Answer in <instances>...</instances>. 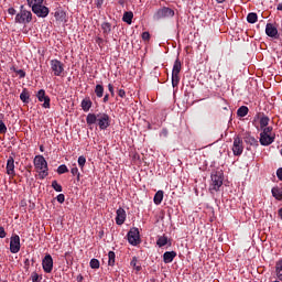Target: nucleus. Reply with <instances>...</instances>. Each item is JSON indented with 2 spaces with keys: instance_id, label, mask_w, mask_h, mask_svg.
<instances>
[{
  "instance_id": "obj_1",
  "label": "nucleus",
  "mask_w": 282,
  "mask_h": 282,
  "mask_svg": "<svg viewBox=\"0 0 282 282\" xmlns=\"http://www.w3.org/2000/svg\"><path fill=\"white\" fill-rule=\"evenodd\" d=\"M86 122L89 127L91 124H98L99 129L101 131H105V129H109L111 127V117H109L106 112H98L96 113H88L86 117Z\"/></svg>"
},
{
  "instance_id": "obj_2",
  "label": "nucleus",
  "mask_w": 282,
  "mask_h": 282,
  "mask_svg": "<svg viewBox=\"0 0 282 282\" xmlns=\"http://www.w3.org/2000/svg\"><path fill=\"white\" fill-rule=\"evenodd\" d=\"M35 172L39 174V180H45L50 175V167L44 155H36L33 161Z\"/></svg>"
},
{
  "instance_id": "obj_3",
  "label": "nucleus",
  "mask_w": 282,
  "mask_h": 282,
  "mask_svg": "<svg viewBox=\"0 0 282 282\" xmlns=\"http://www.w3.org/2000/svg\"><path fill=\"white\" fill-rule=\"evenodd\" d=\"M175 11L169 7H162L158 9L153 14V21H162V19H173Z\"/></svg>"
},
{
  "instance_id": "obj_4",
  "label": "nucleus",
  "mask_w": 282,
  "mask_h": 282,
  "mask_svg": "<svg viewBox=\"0 0 282 282\" xmlns=\"http://www.w3.org/2000/svg\"><path fill=\"white\" fill-rule=\"evenodd\" d=\"M32 22V12L23 9L21 7V10L19 13L15 15V23H20L22 25H28V23Z\"/></svg>"
},
{
  "instance_id": "obj_5",
  "label": "nucleus",
  "mask_w": 282,
  "mask_h": 282,
  "mask_svg": "<svg viewBox=\"0 0 282 282\" xmlns=\"http://www.w3.org/2000/svg\"><path fill=\"white\" fill-rule=\"evenodd\" d=\"M32 8L33 14H36L40 19H45L50 14V8L43 4H34Z\"/></svg>"
},
{
  "instance_id": "obj_6",
  "label": "nucleus",
  "mask_w": 282,
  "mask_h": 282,
  "mask_svg": "<svg viewBox=\"0 0 282 282\" xmlns=\"http://www.w3.org/2000/svg\"><path fill=\"white\" fill-rule=\"evenodd\" d=\"M51 69L54 74V76H62L65 72V64L58 59H52L51 61Z\"/></svg>"
},
{
  "instance_id": "obj_7",
  "label": "nucleus",
  "mask_w": 282,
  "mask_h": 282,
  "mask_svg": "<svg viewBox=\"0 0 282 282\" xmlns=\"http://www.w3.org/2000/svg\"><path fill=\"white\" fill-rule=\"evenodd\" d=\"M232 153L236 156H239L243 153V139H241L239 135L234 138Z\"/></svg>"
},
{
  "instance_id": "obj_8",
  "label": "nucleus",
  "mask_w": 282,
  "mask_h": 282,
  "mask_svg": "<svg viewBox=\"0 0 282 282\" xmlns=\"http://www.w3.org/2000/svg\"><path fill=\"white\" fill-rule=\"evenodd\" d=\"M42 268L46 274H51L54 270V259L51 254H46L42 260Z\"/></svg>"
},
{
  "instance_id": "obj_9",
  "label": "nucleus",
  "mask_w": 282,
  "mask_h": 282,
  "mask_svg": "<svg viewBox=\"0 0 282 282\" xmlns=\"http://www.w3.org/2000/svg\"><path fill=\"white\" fill-rule=\"evenodd\" d=\"M21 250V237L19 235L11 236L10 240V252L17 254Z\"/></svg>"
},
{
  "instance_id": "obj_10",
  "label": "nucleus",
  "mask_w": 282,
  "mask_h": 282,
  "mask_svg": "<svg viewBox=\"0 0 282 282\" xmlns=\"http://www.w3.org/2000/svg\"><path fill=\"white\" fill-rule=\"evenodd\" d=\"M224 186V177L221 176V173L216 172L215 174H212V188L213 191H219Z\"/></svg>"
},
{
  "instance_id": "obj_11",
  "label": "nucleus",
  "mask_w": 282,
  "mask_h": 282,
  "mask_svg": "<svg viewBox=\"0 0 282 282\" xmlns=\"http://www.w3.org/2000/svg\"><path fill=\"white\" fill-rule=\"evenodd\" d=\"M128 242L130 246H138L140 243V230L138 228H132L128 232Z\"/></svg>"
},
{
  "instance_id": "obj_12",
  "label": "nucleus",
  "mask_w": 282,
  "mask_h": 282,
  "mask_svg": "<svg viewBox=\"0 0 282 282\" xmlns=\"http://www.w3.org/2000/svg\"><path fill=\"white\" fill-rule=\"evenodd\" d=\"M36 98L40 102H43L42 107L44 109H50L51 99L50 96L45 94V89H40L36 94Z\"/></svg>"
},
{
  "instance_id": "obj_13",
  "label": "nucleus",
  "mask_w": 282,
  "mask_h": 282,
  "mask_svg": "<svg viewBox=\"0 0 282 282\" xmlns=\"http://www.w3.org/2000/svg\"><path fill=\"white\" fill-rule=\"evenodd\" d=\"M127 221V212L124 208L120 207L117 209L116 224L117 226H122Z\"/></svg>"
},
{
  "instance_id": "obj_14",
  "label": "nucleus",
  "mask_w": 282,
  "mask_h": 282,
  "mask_svg": "<svg viewBox=\"0 0 282 282\" xmlns=\"http://www.w3.org/2000/svg\"><path fill=\"white\" fill-rule=\"evenodd\" d=\"M265 34L271 39H275L276 34H279V30L272 23H267L265 25Z\"/></svg>"
},
{
  "instance_id": "obj_15",
  "label": "nucleus",
  "mask_w": 282,
  "mask_h": 282,
  "mask_svg": "<svg viewBox=\"0 0 282 282\" xmlns=\"http://www.w3.org/2000/svg\"><path fill=\"white\" fill-rule=\"evenodd\" d=\"M7 174L11 175V177H14V175H17V172L14 171V156H9L8 158Z\"/></svg>"
},
{
  "instance_id": "obj_16",
  "label": "nucleus",
  "mask_w": 282,
  "mask_h": 282,
  "mask_svg": "<svg viewBox=\"0 0 282 282\" xmlns=\"http://www.w3.org/2000/svg\"><path fill=\"white\" fill-rule=\"evenodd\" d=\"M274 142V135L272 134H260V144L262 147H270Z\"/></svg>"
},
{
  "instance_id": "obj_17",
  "label": "nucleus",
  "mask_w": 282,
  "mask_h": 282,
  "mask_svg": "<svg viewBox=\"0 0 282 282\" xmlns=\"http://www.w3.org/2000/svg\"><path fill=\"white\" fill-rule=\"evenodd\" d=\"M93 106H94V102L89 97L84 98L80 102V107L83 111H85V113H87V111H89V109H91Z\"/></svg>"
},
{
  "instance_id": "obj_18",
  "label": "nucleus",
  "mask_w": 282,
  "mask_h": 282,
  "mask_svg": "<svg viewBox=\"0 0 282 282\" xmlns=\"http://www.w3.org/2000/svg\"><path fill=\"white\" fill-rule=\"evenodd\" d=\"M258 118H260V129H265L270 124V117L265 116V113H258Z\"/></svg>"
},
{
  "instance_id": "obj_19",
  "label": "nucleus",
  "mask_w": 282,
  "mask_h": 282,
  "mask_svg": "<svg viewBox=\"0 0 282 282\" xmlns=\"http://www.w3.org/2000/svg\"><path fill=\"white\" fill-rule=\"evenodd\" d=\"M177 257V252L175 251H166L163 254V261L164 263H173V259H175Z\"/></svg>"
},
{
  "instance_id": "obj_20",
  "label": "nucleus",
  "mask_w": 282,
  "mask_h": 282,
  "mask_svg": "<svg viewBox=\"0 0 282 282\" xmlns=\"http://www.w3.org/2000/svg\"><path fill=\"white\" fill-rule=\"evenodd\" d=\"M243 140H245L246 144H249V147H259V141L257 139H254V137L250 135V133H247L243 137Z\"/></svg>"
},
{
  "instance_id": "obj_21",
  "label": "nucleus",
  "mask_w": 282,
  "mask_h": 282,
  "mask_svg": "<svg viewBox=\"0 0 282 282\" xmlns=\"http://www.w3.org/2000/svg\"><path fill=\"white\" fill-rule=\"evenodd\" d=\"M182 72V62L180 58H176L172 68V75L180 76V73Z\"/></svg>"
},
{
  "instance_id": "obj_22",
  "label": "nucleus",
  "mask_w": 282,
  "mask_h": 282,
  "mask_svg": "<svg viewBox=\"0 0 282 282\" xmlns=\"http://www.w3.org/2000/svg\"><path fill=\"white\" fill-rule=\"evenodd\" d=\"M101 30H102V34H104L105 39H107V36H109V34H111V23L102 22Z\"/></svg>"
},
{
  "instance_id": "obj_23",
  "label": "nucleus",
  "mask_w": 282,
  "mask_h": 282,
  "mask_svg": "<svg viewBox=\"0 0 282 282\" xmlns=\"http://www.w3.org/2000/svg\"><path fill=\"white\" fill-rule=\"evenodd\" d=\"M122 22L128 23V25H131V23H133V12L126 11L122 17Z\"/></svg>"
},
{
  "instance_id": "obj_24",
  "label": "nucleus",
  "mask_w": 282,
  "mask_h": 282,
  "mask_svg": "<svg viewBox=\"0 0 282 282\" xmlns=\"http://www.w3.org/2000/svg\"><path fill=\"white\" fill-rule=\"evenodd\" d=\"M275 276L278 281H282V259L275 262Z\"/></svg>"
},
{
  "instance_id": "obj_25",
  "label": "nucleus",
  "mask_w": 282,
  "mask_h": 282,
  "mask_svg": "<svg viewBox=\"0 0 282 282\" xmlns=\"http://www.w3.org/2000/svg\"><path fill=\"white\" fill-rule=\"evenodd\" d=\"M163 199H164V191H158L153 198L154 204L156 206H160V204H162Z\"/></svg>"
},
{
  "instance_id": "obj_26",
  "label": "nucleus",
  "mask_w": 282,
  "mask_h": 282,
  "mask_svg": "<svg viewBox=\"0 0 282 282\" xmlns=\"http://www.w3.org/2000/svg\"><path fill=\"white\" fill-rule=\"evenodd\" d=\"M20 100H22L24 105L30 104V91H28V88H24L20 94Z\"/></svg>"
},
{
  "instance_id": "obj_27",
  "label": "nucleus",
  "mask_w": 282,
  "mask_h": 282,
  "mask_svg": "<svg viewBox=\"0 0 282 282\" xmlns=\"http://www.w3.org/2000/svg\"><path fill=\"white\" fill-rule=\"evenodd\" d=\"M272 196L278 199V202H282V187H273L271 189Z\"/></svg>"
},
{
  "instance_id": "obj_28",
  "label": "nucleus",
  "mask_w": 282,
  "mask_h": 282,
  "mask_svg": "<svg viewBox=\"0 0 282 282\" xmlns=\"http://www.w3.org/2000/svg\"><path fill=\"white\" fill-rule=\"evenodd\" d=\"M95 94L97 98H102V96H105V87L100 84H97L95 87Z\"/></svg>"
},
{
  "instance_id": "obj_29",
  "label": "nucleus",
  "mask_w": 282,
  "mask_h": 282,
  "mask_svg": "<svg viewBox=\"0 0 282 282\" xmlns=\"http://www.w3.org/2000/svg\"><path fill=\"white\" fill-rule=\"evenodd\" d=\"M166 243H169V237H166V236H161L156 240V246H159V248H164V246H166Z\"/></svg>"
},
{
  "instance_id": "obj_30",
  "label": "nucleus",
  "mask_w": 282,
  "mask_h": 282,
  "mask_svg": "<svg viewBox=\"0 0 282 282\" xmlns=\"http://www.w3.org/2000/svg\"><path fill=\"white\" fill-rule=\"evenodd\" d=\"M108 265L113 268L116 265V252L109 251L108 252Z\"/></svg>"
},
{
  "instance_id": "obj_31",
  "label": "nucleus",
  "mask_w": 282,
  "mask_h": 282,
  "mask_svg": "<svg viewBox=\"0 0 282 282\" xmlns=\"http://www.w3.org/2000/svg\"><path fill=\"white\" fill-rule=\"evenodd\" d=\"M249 109L248 106H241L240 108H238L237 110V116L239 118H246V115L248 113Z\"/></svg>"
},
{
  "instance_id": "obj_32",
  "label": "nucleus",
  "mask_w": 282,
  "mask_h": 282,
  "mask_svg": "<svg viewBox=\"0 0 282 282\" xmlns=\"http://www.w3.org/2000/svg\"><path fill=\"white\" fill-rule=\"evenodd\" d=\"M4 118H6V115L0 113V133H8V127L3 122Z\"/></svg>"
},
{
  "instance_id": "obj_33",
  "label": "nucleus",
  "mask_w": 282,
  "mask_h": 282,
  "mask_svg": "<svg viewBox=\"0 0 282 282\" xmlns=\"http://www.w3.org/2000/svg\"><path fill=\"white\" fill-rule=\"evenodd\" d=\"M247 21L248 23H257V21H259V15H257L256 12H250L247 15Z\"/></svg>"
},
{
  "instance_id": "obj_34",
  "label": "nucleus",
  "mask_w": 282,
  "mask_h": 282,
  "mask_svg": "<svg viewBox=\"0 0 282 282\" xmlns=\"http://www.w3.org/2000/svg\"><path fill=\"white\" fill-rule=\"evenodd\" d=\"M130 265L132 268H134V270H137V272H140V270H142V267L140 264H138V258L137 257H133L131 262H130Z\"/></svg>"
},
{
  "instance_id": "obj_35",
  "label": "nucleus",
  "mask_w": 282,
  "mask_h": 282,
  "mask_svg": "<svg viewBox=\"0 0 282 282\" xmlns=\"http://www.w3.org/2000/svg\"><path fill=\"white\" fill-rule=\"evenodd\" d=\"M51 186L56 191V193H63V186L58 184V181H52Z\"/></svg>"
},
{
  "instance_id": "obj_36",
  "label": "nucleus",
  "mask_w": 282,
  "mask_h": 282,
  "mask_svg": "<svg viewBox=\"0 0 282 282\" xmlns=\"http://www.w3.org/2000/svg\"><path fill=\"white\" fill-rule=\"evenodd\" d=\"M43 280V275L36 273V271L31 273V281L32 282H41Z\"/></svg>"
},
{
  "instance_id": "obj_37",
  "label": "nucleus",
  "mask_w": 282,
  "mask_h": 282,
  "mask_svg": "<svg viewBox=\"0 0 282 282\" xmlns=\"http://www.w3.org/2000/svg\"><path fill=\"white\" fill-rule=\"evenodd\" d=\"M58 175H63L65 173H69V169H67V165L62 164L57 167Z\"/></svg>"
},
{
  "instance_id": "obj_38",
  "label": "nucleus",
  "mask_w": 282,
  "mask_h": 282,
  "mask_svg": "<svg viewBox=\"0 0 282 282\" xmlns=\"http://www.w3.org/2000/svg\"><path fill=\"white\" fill-rule=\"evenodd\" d=\"M90 268L93 270H98V268H100V261L96 258L90 260Z\"/></svg>"
},
{
  "instance_id": "obj_39",
  "label": "nucleus",
  "mask_w": 282,
  "mask_h": 282,
  "mask_svg": "<svg viewBox=\"0 0 282 282\" xmlns=\"http://www.w3.org/2000/svg\"><path fill=\"white\" fill-rule=\"evenodd\" d=\"M26 1H28V6H30V8H34V6L43 4V2L45 0H26Z\"/></svg>"
},
{
  "instance_id": "obj_40",
  "label": "nucleus",
  "mask_w": 282,
  "mask_h": 282,
  "mask_svg": "<svg viewBox=\"0 0 282 282\" xmlns=\"http://www.w3.org/2000/svg\"><path fill=\"white\" fill-rule=\"evenodd\" d=\"M272 127H264L261 128L262 132L260 133V135H272Z\"/></svg>"
},
{
  "instance_id": "obj_41",
  "label": "nucleus",
  "mask_w": 282,
  "mask_h": 282,
  "mask_svg": "<svg viewBox=\"0 0 282 282\" xmlns=\"http://www.w3.org/2000/svg\"><path fill=\"white\" fill-rule=\"evenodd\" d=\"M56 21H65V12L64 11H56L55 12Z\"/></svg>"
},
{
  "instance_id": "obj_42",
  "label": "nucleus",
  "mask_w": 282,
  "mask_h": 282,
  "mask_svg": "<svg viewBox=\"0 0 282 282\" xmlns=\"http://www.w3.org/2000/svg\"><path fill=\"white\" fill-rule=\"evenodd\" d=\"M77 162H78V166L83 170V169H85V164H87V159L85 156L80 155L78 158Z\"/></svg>"
},
{
  "instance_id": "obj_43",
  "label": "nucleus",
  "mask_w": 282,
  "mask_h": 282,
  "mask_svg": "<svg viewBox=\"0 0 282 282\" xmlns=\"http://www.w3.org/2000/svg\"><path fill=\"white\" fill-rule=\"evenodd\" d=\"M70 173L74 176H77V181H80V172H78V167L75 165L74 167L70 169Z\"/></svg>"
},
{
  "instance_id": "obj_44",
  "label": "nucleus",
  "mask_w": 282,
  "mask_h": 282,
  "mask_svg": "<svg viewBox=\"0 0 282 282\" xmlns=\"http://www.w3.org/2000/svg\"><path fill=\"white\" fill-rule=\"evenodd\" d=\"M180 85V75H172V87H177Z\"/></svg>"
},
{
  "instance_id": "obj_45",
  "label": "nucleus",
  "mask_w": 282,
  "mask_h": 282,
  "mask_svg": "<svg viewBox=\"0 0 282 282\" xmlns=\"http://www.w3.org/2000/svg\"><path fill=\"white\" fill-rule=\"evenodd\" d=\"M58 204H65V194H58L56 196Z\"/></svg>"
},
{
  "instance_id": "obj_46",
  "label": "nucleus",
  "mask_w": 282,
  "mask_h": 282,
  "mask_svg": "<svg viewBox=\"0 0 282 282\" xmlns=\"http://www.w3.org/2000/svg\"><path fill=\"white\" fill-rule=\"evenodd\" d=\"M8 237V232H6V228L0 226V239H6Z\"/></svg>"
},
{
  "instance_id": "obj_47",
  "label": "nucleus",
  "mask_w": 282,
  "mask_h": 282,
  "mask_svg": "<svg viewBox=\"0 0 282 282\" xmlns=\"http://www.w3.org/2000/svg\"><path fill=\"white\" fill-rule=\"evenodd\" d=\"M95 42L99 47H102L105 45V40H102V37H96Z\"/></svg>"
},
{
  "instance_id": "obj_48",
  "label": "nucleus",
  "mask_w": 282,
  "mask_h": 282,
  "mask_svg": "<svg viewBox=\"0 0 282 282\" xmlns=\"http://www.w3.org/2000/svg\"><path fill=\"white\" fill-rule=\"evenodd\" d=\"M14 72H15V74H18L19 78H25V70L17 69Z\"/></svg>"
},
{
  "instance_id": "obj_49",
  "label": "nucleus",
  "mask_w": 282,
  "mask_h": 282,
  "mask_svg": "<svg viewBox=\"0 0 282 282\" xmlns=\"http://www.w3.org/2000/svg\"><path fill=\"white\" fill-rule=\"evenodd\" d=\"M142 39L144 40V41H150L151 40V33H149V32H143L142 33Z\"/></svg>"
},
{
  "instance_id": "obj_50",
  "label": "nucleus",
  "mask_w": 282,
  "mask_h": 282,
  "mask_svg": "<svg viewBox=\"0 0 282 282\" xmlns=\"http://www.w3.org/2000/svg\"><path fill=\"white\" fill-rule=\"evenodd\" d=\"M276 177H278V180H280V182H282V167H279L276 170Z\"/></svg>"
},
{
  "instance_id": "obj_51",
  "label": "nucleus",
  "mask_w": 282,
  "mask_h": 282,
  "mask_svg": "<svg viewBox=\"0 0 282 282\" xmlns=\"http://www.w3.org/2000/svg\"><path fill=\"white\" fill-rule=\"evenodd\" d=\"M118 96H119L120 98H126L127 93L124 91V89H119V90H118Z\"/></svg>"
},
{
  "instance_id": "obj_52",
  "label": "nucleus",
  "mask_w": 282,
  "mask_h": 282,
  "mask_svg": "<svg viewBox=\"0 0 282 282\" xmlns=\"http://www.w3.org/2000/svg\"><path fill=\"white\" fill-rule=\"evenodd\" d=\"M95 3L98 9L102 8V3H105V0H95Z\"/></svg>"
},
{
  "instance_id": "obj_53",
  "label": "nucleus",
  "mask_w": 282,
  "mask_h": 282,
  "mask_svg": "<svg viewBox=\"0 0 282 282\" xmlns=\"http://www.w3.org/2000/svg\"><path fill=\"white\" fill-rule=\"evenodd\" d=\"M24 268H25L26 272H28V270H30V259H28V258L24 260Z\"/></svg>"
},
{
  "instance_id": "obj_54",
  "label": "nucleus",
  "mask_w": 282,
  "mask_h": 282,
  "mask_svg": "<svg viewBox=\"0 0 282 282\" xmlns=\"http://www.w3.org/2000/svg\"><path fill=\"white\" fill-rule=\"evenodd\" d=\"M9 14H11L12 17H14V14H17V10L14 8H9L8 9Z\"/></svg>"
},
{
  "instance_id": "obj_55",
  "label": "nucleus",
  "mask_w": 282,
  "mask_h": 282,
  "mask_svg": "<svg viewBox=\"0 0 282 282\" xmlns=\"http://www.w3.org/2000/svg\"><path fill=\"white\" fill-rule=\"evenodd\" d=\"M108 90L110 91L111 96L116 95V93L113 91V85L109 84L108 85Z\"/></svg>"
},
{
  "instance_id": "obj_56",
  "label": "nucleus",
  "mask_w": 282,
  "mask_h": 282,
  "mask_svg": "<svg viewBox=\"0 0 282 282\" xmlns=\"http://www.w3.org/2000/svg\"><path fill=\"white\" fill-rule=\"evenodd\" d=\"M102 102H109V94L104 96Z\"/></svg>"
},
{
  "instance_id": "obj_57",
  "label": "nucleus",
  "mask_w": 282,
  "mask_h": 282,
  "mask_svg": "<svg viewBox=\"0 0 282 282\" xmlns=\"http://www.w3.org/2000/svg\"><path fill=\"white\" fill-rule=\"evenodd\" d=\"M278 215H279V217H280V219L282 221V207L278 210Z\"/></svg>"
},
{
  "instance_id": "obj_58",
  "label": "nucleus",
  "mask_w": 282,
  "mask_h": 282,
  "mask_svg": "<svg viewBox=\"0 0 282 282\" xmlns=\"http://www.w3.org/2000/svg\"><path fill=\"white\" fill-rule=\"evenodd\" d=\"M83 275L82 274H79L78 276H77V282H83Z\"/></svg>"
},
{
  "instance_id": "obj_59",
  "label": "nucleus",
  "mask_w": 282,
  "mask_h": 282,
  "mask_svg": "<svg viewBox=\"0 0 282 282\" xmlns=\"http://www.w3.org/2000/svg\"><path fill=\"white\" fill-rule=\"evenodd\" d=\"M276 10H279V11L282 12V3H279V4H278Z\"/></svg>"
},
{
  "instance_id": "obj_60",
  "label": "nucleus",
  "mask_w": 282,
  "mask_h": 282,
  "mask_svg": "<svg viewBox=\"0 0 282 282\" xmlns=\"http://www.w3.org/2000/svg\"><path fill=\"white\" fill-rule=\"evenodd\" d=\"M31 263H32V265H34V263H36V259L32 258Z\"/></svg>"
},
{
  "instance_id": "obj_61",
  "label": "nucleus",
  "mask_w": 282,
  "mask_h": 282,
  "mask_svg": "<svg viewBox=\"0 0 282 282\" xmlns=\"http://www.w3.org/2000/svg\"><path fill=\"white\" fill-rule=\"evenodd\" d=\"M217 3H224L226 0H216Z\"/></svg>"
},
{
  "instance_id": "obj_62",
  "label": "nucleus",
  "mask_w": 282,
  "mask_h": 282,
  "mask_svg": "<svg viewBox=\"0 0 282 282\" xmlns=\"http://www.w3.org/2000/svg\"><path fill=\"white\" fill-rule=\"evenodd\" d=\"M40 150L43 151V145L40 147Z\"/></svg>"
}]
</instances>
